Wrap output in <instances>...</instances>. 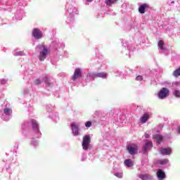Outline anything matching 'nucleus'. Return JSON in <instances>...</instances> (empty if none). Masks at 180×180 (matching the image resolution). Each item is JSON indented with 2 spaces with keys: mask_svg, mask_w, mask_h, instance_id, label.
<instances>
[{
  "mask_svg": "<svg viewBox=\"0 0 180 180\" xmlns=\"http://www.w3.org/2000/svg\"><path fill=\"white\" fill-rule=\"evenodd\" d=\"M39 61H44V59L47 56H49V53H50V51H49V48L46 46L44 44H42L41 46H39Z\"/></svg>",
  "mask_w": 180,
  "mask_h": 180,
  "instance_id": "obj_1",
  "label": "nucleus"
},
{
  "mask_svg": "<svg viewBox=\"0 0 180 180\" xmlns=\"http://www.w3.org/2000/svg\"><path fill=\"white\" fill-rule=\"evenodd\" d=\"M89 144H91V136L89 135L84 136L82 146L84 151H88V150H89Z\"/></svg>",
  "mask_w": 180,
  "mask_h": 180,
  "instance_id": "obj_2",
  "label": "nucleus"
},
{
  "mask_svg": "<svg viewBox=\"0 0 180 180\" xmlns=\"http://www.w3.org/2000/svg\"><path fill=\"white\" fill-rule=\"evenodd\" d=\"M169 96V90L165 87L162 88V89L158 93V98L160 99H165L167 96Z\"/></svg>",
  "mask_w": 180,
  "mask_h": 180,
  "instance_id": "obj_3",
  "label": "nucleus"
},
{
  "mask_svg": "<svg viewBox=\"0 0 180 180\" xmlns=\"http://www.w3.org/2000/svg\"><path fill=\"white\" fill-rule=\"evenodd\" d=\"M79 78H82V70L80 68H77L75 70V72L72 77V81H76Z\"/></svg>",
  "mask_w": 180,
  "mask_h": 180,
  "instance_id": "obj_4",
  "label": "nucleus"
},
{
  "mask_svg": "<svg viewBox=\"0 0 180 180\" xmlns=\"http://www.w3.org/2000/svg\"><path fill=\"white\" fill-rule=\"evenodd\" d=\"M70 127L73 131L74 136H79V124H77L75 122H72L70 124Z\"/></svg>",
  "mask_w": 180,
  "mask_h": 180,
  "instance_id": "obj_5",
  "label": "nucleus"
},
{
  "mask_svg": "<svg viewBox=\"0 0 180 180\" xmlns=\"http://www.w3.org/2000/svg\"><path fill=\"white\" fill-rule=\"evenodd\" d=\"M32 36L34 39H41V37H43V33H41L39 28H34L32 30Z\"/></svg>",
  "mask_w": 180,
  "mask_h": 180,
  "instance_id": "obj_6",
  "label": "nucleus"
},
{
  "mask_svg": "<svg viewBox=\"0 0 180 180\" xmlns=\"http://www.w3.org/2000/svg\"><path fill=\"white\" fill-rule=\"evenodd\" d=\"M127 150L131 155H134L137 150H139V146H137L136 145H129L127 146Z\"/></svg>",
  "mask_w": 180,
  "mask_h": 180,
  "instance_id": "obj_7",
  "label": "nucleus"
},
{
  "mask_svg": "<svg viewBox=\"0 0 180 180\" xmlns=\"http://www.w3.org/2000/svg\"><path fill=\"white\" fill-rule=\"evenodd\" d=\"M151 147H153V142L146 140L145 145L143 147V152L144 154H146V151H147L148 150H150V148H151Z\"/></svg>",
  "mask_w": 180,
  "mask_h": 180,
  "instance_id": "obj_8",
  "label": "nucleus"
},
{
  "mask_svg": "<svg viewBox=\"0 0 180 180\" xmlns=\"http://www.w3.org/2000/svg\"><path fill=\"white\" fill-rule=\"evenodd\" d=\"M157 176L159 180L165 179V172L162 169H160L157 172Z\"/></svg>",
  "mask_w": 180,
  "mask_h": 180,
  "instance_id": "obj_9",
  "label": "nucleus"
},
{
  "mask_svg": "<svg viewBox=\"0 0 180 180\" xmlns=\"http://www.w3.org/2000/svg\"><path fill=\"white\" fill-rule=\"evenodd\" d=\"M160 152L162 155H169L172 153V150H171L170 148H167L160 149Z\"/></svg>",
  "mask_w": 180,
  "mask_h": 180,
  "instance_id": "obj_10",
  "label": "nucleus"
},
{
  "mask_svg": "<svg viewBox=\"0 0 180 180\" xmlns=\"http://www.w3.org/2000/svg\"><path fill=\"white\" fill-rule=\"evenodd\" d=\"M148 8V4H141L139 8V13H146V9Z\"/></svg>",
  "mask_w": 180,
  "mask_h": 180,
  "instance_id": "obj_11",
  "label": "nucleus"
},
{
  "mask_svg": "<svg viewBox=\"0 0 180 180\" xmlns=\"http://www.w3.org/2000/svg\"><path fill=\"white\" fill-rule=\"evenodd\" d=\"M149 118L150 116L148 114H143V117L141 118V123H146Z\"/></svg>",
  "mask_w": 180,
  "mask_h": 180,
  "instance_id": "obj_12",
  "label": "nucleus"
},
{
  "mask_svg": "<svg viewBox=\"0 0 180 180\" xmlns=\"http://www.w3.org/2000/svg\"><path fill=\"white\" fill-rule=\"evenodd\" d=\"M139 177L142 180H148L151 179V176L148 174H139Z\"/></svg>",
  "mask_w": 180,
  "mask_h": 180,
  "instance_id": "obj_13",
  "label": "nucleus"
},
{
  "mask_svg": "<svg viewBox=\"0 0 180 180\" xmlns=\"http://www.w3.org/2000/svg\"><path fill=\"white\" fill-rule=\"evenodd\" d=\"M153 139H155V140H157L158 143L160 144V143H161V141H162V136L161 135H158V134H155L153 135Z\"/></svg>",
  "mask_w": 180,
  "mask_h": 180,
  "instance_id": "obj_14",
  "label": "nucleus"
},
{
  "mask_svg": "<svg viewBox=\"0 0 180 180\" xmlns=\"http://www.w3.org/2000/svg\"><path fill=\"white\" fill-rule=\"evenodd\" d=\"M117 0H105V4L107 6H112L113 4H116Z\"/></svg>",
  "mask_w": 180,
  "mask_h": 180,
  "instance_id": "obj_15",
  "label": "nucleus"
},
{
  "mask_svg": "<svg viewBox=\"0 0 180 180\" xmlns=\"http://www.w3.org/2000/svg\"><path fill=\"white\" fill-rule=\"evenodd\" d=\"M124 164L127 167H133V161H131V160L130 159H127L124 160Z\"/></svg>",
  "mask_w": 180,
  "mask_h": 180,
  "instance_id": "obj_16",
  "label": "nucleus"
},
{
  "mask_svg": "<svg viewBox=\"0 0 180 180\" xmlns=\"http://www.w3.org/2000/svg\"><path fill=\"white\" fill-rule=\"evenodd\" d=\"M173 75L176 78H178V77L180 76V67L178 69H176V70L174 71Z\"/></svg>",
  "mask_w": 180,
  "mask_h": 180,
  "instance_id": "obj_17",
  "label": "nucleus"
},
{
  "mask_svg": "<svg viewBox=\"0 0 180 180\" xmlns=\"http://www.w3.org/2000/svg\"><path fill=\"white\" fill-rule=\"evenodd\" d=\"M168 162H169L168 159H163V160H158V164H160V165H165V164H168Z\"/></svg>",
  "mask_w": 180,
  "mask_h": 180,
  "instance_id": "obj_18",
  "label": "nucleus"
},
{
  "mask_svg": "<svg viewBox=\"0 0 180 180\" xmlns=\"http://www.w3.org/2000/svg\"><path fill=\"white\" fill-rule=\"evenodd\" d=\"M164 44H165L164 41L160 40L158 41V46L159 49H160V50H164Z\"/></svg>",
  "mask_w": 180,
  "mask_h": 180,
  "instance_id": "obj_19",
  "label": "nucleus"
},
{
  "mask_svg": "<svg viewBox=\"0 0 180 180\" xmlns=\"http://www.w3.org/2000/svg\"><path fill=\"white\" fill-rule=\"evenodd\" d=\"M32 127L33 129H35L37 130L39 125L37 124V122L34 120H32Z\"/></svg>",
  "mask_w": 180,
  "mask_h": 180,
  "instance_id": "obj_20",
  "label": "nucleus"
},
{
  "mask_svg": "<svg viewBox=\"0 0 180 180\" xmlns=\"http://www.w3.org/2000/svg\"><path fill=\"white\" fill-rule=\"evenodd\" d=\"M5 115H11L12 114V109L11 108H4V110Z\"/></svg>",
  "mask_w": 180,
  "mask_h": 180,
  "instance_id": "obj_21",
  "label": "nucleus"
},
{
  "mask_svg": "<svg viewBox=\"0 0 180 180\" xmlns=\"http://www.w3.org/2000/svg\"><path fill=\"white\" fill-rule=\"evenodd\" d=\"M173 94L174 95V96H176V98H180V91L179 90H174L173 92Z\"/></svg>",
  "mask_w": 180,
  "mask_h": 180,
  "instance_id": "obj_22",
  "label": "nucleus"
},
{
  "mask_svg": "<svg viewBox=\"0 0 180 180\" xmlns=\"http://www.w3.org/2000/svg\"><path fill=\"white\" fill-rule=\"evenodd\" d=\"M97 75L100 78H106V77H108V75H106L105 72L98 73Z\"/></svg>",
  "mask_w": 180,
  "mask_h": 180,
  "instance_id": "obj_23",
  "label": "nucleus"
},
{
  "mask_svg": "<svg viewBox=\"0 0 180 180\" xmlns=\"http://www.w3.org/2000/svg\"><path fill=\"white\" fill-rule=\"evenodd\" d=\"M85 126L86 127H91V126H92V122L91 121H87L85 122Z\"/></svg>",
  "mask_w": 180,
  "mask_h": 180,
  "instance_id": "obj_24",
  "label": "nucleus"
},
{
  "mask_svg": "<svg viewBox=\"0 0 180 180\" xmlns=\"http://www.w3.org/2000/svg\"><path fill=\"white\" fill-rule=\"evenodd\" d=\"M136 81H143V76L139 75L136 77Z\"/></svg>",
  "mask_w": 180,
  "mask_h": 180,
  "instance_id": "obj_25",
  "label": "nucleus"
},
{
  "mask_svg": "<svg viewBox=\"0 0 180 180\" xmlns=\"http://www.w3.org/2000/svg\"><path fill=\"white\" fill-rule=\"evenodd\" d=\"M34 83L35 84V85H39L40 84H41V82L40 81V79H36L34 80Z\"/></svg>",
  "mask_w": 180,
  "mask_h": 180,
  "instance_id": "obj_26",
  "label": "nucleus"
},
{
  "mask_svg": "<svg viewBox=\"0 0 180 180\" xmlns=\"http://www.w3.org/2000/svg\"><path fill=\"white\" fill-rule=\"evenodd\" d=\"M44 82L46 84H50V82H49V78L47 77H44Z\"/></svg>",
  "mask_w": 180,
  "mask_h": 180,
  "instance_id": "obj_27",
  "label": "nucleus"
},
{
  "mask_svg": "<svg viewBox=\"0 0 180 180\" xmlns=\"http://www.w3.org/2000/svg\"><path fill=\"white\" fill-rule=\"evenodd\" d=\"M115 175V176H117V178H122V174H119V173H116Z\"/></svg>",
  "mask_w": 180,
  "mask_h": 180,
  "instance_id": "obj_28",
  "label": "nucleus"
},
{
  "mask_svg": "<svg viewBox=\"0 0 180 180\" xmlns=\"http://www.w3.org/2000/svg\"><path fill=\"white\" fill-rule=\"evenodd\" d=\"M145 137H146V139H148V137H150V134H145Z\"/></svg>",
  "mask_w": 180,
  "mask_h": 180,
  "instance_id": "obj_29",
  "label": "nucleus"
},
{
  "mask_svg": "<svg viewBox=\"0 0 180 180\" xmlns=\"http://www.w3.org/2000/svg\"><path fill=\"white\" fill-rule=\"evenodd\" d=\"M177 131H178V133H180V127H179Z\"/></svg>",
  "mask_w": 180,
  "mask_h": 180,
  "instance_id": "obj_30",
  "label": "nucleus"
},
{
  "mask_svg": "<svg viewBox=\"0 0 180 180\" xmlns=\"http://www.w3.org/2000/svg\"><path fill=\"white\" fill-rule=\"evenodd\" d=\"M87 1V2H92V1H94V0H86Z\"/></svg>",
  "mask_w": 180,
  "mask_h": 180,
  "instance_id": "obj_31",
  "label": "nucleus"
}]
</instances>
